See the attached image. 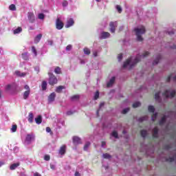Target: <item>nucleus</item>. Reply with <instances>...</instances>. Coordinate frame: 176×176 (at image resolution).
I'll use <instances>...</instances> for the list:
<instances>
[{
  "label": "nucleus",
  "instance_id": "obj_1",
  "mask_svg": "<svg viewBox=\"0 0 176 176\" xmlns=\"http://www.w3.org/2000/svg\"><path fill=\"white\" fill-rule=\"evenodd\" d=\"M134 32H135V35L137 36V41L139 42H142L144 41V38H142V35H144V34L146 32L145 27L142 26L141 28H136L134 29Z\"/></svg>",
  "mask_w": 176,
  "mask_h": 176
},
{
  "label": "nucleus",
  "instance_id": "obj_2",
  "mask_svg": "<svg viewBox=\"0 0 176 176\" xmlns=\"http://www.w3.org/2000/svg\"><path fill=\"white\" fill-rule=\"evenodd\" d=\"M147 56H149V52H145L142 55H138L134 61L131 63L129 69H133V67H134L138 63L141 61V58H144V57H146Z\"/></svg>",
  "mask_w": 176,
  "mask_h": 176
},
{
  "label": "nucleus",
  "instance_id": "obj_3",
  "mask_svg": "<svg viewBox=\"0 0 176 176\" xmlns=\"http://www.w3.org/2000/svg\"><path fill=\"white\" fill-rule=\"evenodd\" d=\"M48 76H49V85H50V86H54V85H57V82H58V80H57V77H56V76H54V74H53V73H48Z\"/></svg>",
  "mask_w": 176,
  "mask_h": 176
},
{
  "label": "nucleus",
  "instance_id": "obj_4",
  "mask_svg": "<svg viewBox=\"0 0 176 176\" xmlns=\"http://www.w3.org/2000/svg\"><path fill=\"white\" fill-rule=\"evenodd\" d=\"M24 89L26 90L23 93V100H27L28 97H30V94H31V88H30V86L25 85Z\"/></svg>",
  "mask_w": 176,
  "mask_h": 176
},
{
  "label": "nucleus",
  "instance_id": "obj_5",
  "mask_svg": "<svg viewBox=\"0 0 176 176\" xmlns=\"http://www.w3.org/2000/svg\"><path fill=\"white\" fill-rule=\"evenodd\" d=\"M170 93V91L168 90H166L163 94L162 95L166 97V98H174V97H175V94H176V92L175 91H172L170 94V95L168 94Z\"/></svg>",
  "mask_w": 176,
  "mask_h": 176
},
{
  "label": "nucleus",
  "instance_id": "obj_6",
  "mask_svg": "<svg viewBox=\"0 0 176 176\" xmlns=\"http://www.w3.org/2000/svg\"><path fill=\"white\" fill-rule=\"evenodd\" d=\"M56 30H63L64 28V23L60 18H57L56 20Z\"/></svg>",
  "mask_w": 176,
  "mask_h": 176
},
{
  "label": "nucleus",
  "instance_id": "obj_7",
  "mask_svg": "<svg viewBox=\"0 0 176 176\" xmlns=\"http://www.w3.org/2000/svg\"><path fill=\"white\" fill-rule=\"evenodd\" d=\"M109 27H110V32H111V34H115V31H116V28L118 27V22L117 21L110 22Z\"/></svg>",
  "mask_w": 176,
  "mask_h": 176
},
{
  "label": "nucleus",
  "instance_id": "obj_8",
  "mask_svg": "<svg viewBox=\"0 0 176 176\" xmlns=\"http://www.w3.org/2000/svg\"><path fill=\"white\" fill-rule=\"evenodd\" d=\"M74 24H75V21H74V19L70 18L67 22L65 28H69V27H72V25H74Z\"/></svg>",
  "mask_w": 176,
  "mask_h": 176
},
{
  "label": "nucleus",
  "instance_id": "obj_9",
  "mask_svg": "<svg viewBox=\"0 0 176 176\" xmlns=\"http://www.w3.org/2000/svg\"><path fill=\"white\" fill-rule=\"evenodd\" d=\"M73 143L74 145H79V144H82V140L78 136H74L73 137Z\"/></svg>",
  "mask_w": 176,
  "mask_h": 176
},
{
  "label": "nucleus",
  "instance_id": "obj_10",
  "mask_svg": "<svg viewBox=\"0 0 176 176\" xmlns=\"http://www.w3.org/2000/svg\"><path fill=\"white\" fill-rule=\"evenodd\" d=\"M65 152H67V146L63 145L59 149V153L63 156V155H65Z\"/></svg>",
  "mask_w": 176,
  "mask_h": 176
},
{
  "label": "nucleus",
  "instance_id": "obj_11",
  "mask_svg": "<svg viewBox=\"0 0 176 176\" xmlns=\"http://www.w3.org/2000/svg\"><path fill=\"white\" fill-rule=\"evenodd\" d=\"M56 100V93L52 92L49 96H48V102H53Z\"/></svg>",
  "mask_w": 176,
  "mask_h": 176
},
{
  "label": "nucleus",
  "instance_id": "obj_12",
  "mask_svg": "<svg viewBox=\"0 0 176 176\" xmlns=\"http://www.w3.org/2000/svg\"><path fill=\"white\" fill-rule=\"evenodd\" d=\"M28 20L30 23H34L35 21V15L32 12L28 13Z\"/></svg>",
  "mask_w": 176,
  "mask_h": 176
},
{
  "label": "nucleus",
  "instance_id": "obj_13",
  "mask_svg": "<svg viewBox=\"0 0 176 176\" xmlns=\"http://www.w3.org/2000/svg\"><path fill=\"white\" fill-rule=\"evenodd\" d=\"M109 36H111V34H109V32H103L101 34V39H107V38H109Z\"/></svg>",
  "mask_w": 176,
  "mask_h": 176
},
{
  "label": "nucleus",
  "instance_id": "obj_14",
  "mask_svg": "<svg viewBox=\"0 0 176 176\" xmlns=\"http://www.w3.org/2000/svg\"><path fill=\"white\" fill-rule=\"evenodd\" d=\"M160 60H162V55L158 54L156 58L154 60L153 65H157V64H159V61H160Z\"/></svg>",
  "mask_w": 176,
  "mask_h": 176
},
{
  "label": "nucleus",
  "instance_id": "obj_15",
  "mask_svg": "<svg viewBox=\"0 0 176 176\" xmlns=\"http://www.w3.org/2000/svg\"><path fill=\"white\" fill-rule=\"evenodd\" d=\"M159 133V129H157V126H155L153 129V138H157L158 135L157 134Z\"/></svg>",
  "mask_w": 176,
  "mask_h": 176
},
{
  "label": "nucleus",
  "instance_id": "obj_16",
  "mask_svg": "<svg viewBox=\"0 0 176 176\" xmlns=\"http://www.w3.org/2000/svg\"><path fill=\"white\" fill-rule=\"evenodd\" d=\"M41 39H42V34H38L34 38V43H36V44L39 43V42L41 41Z\"/></svg>",
  "mask_w": 176,
  "mask_h": 176
},
{
  "label": "nucleus",
  "instance_id": "obj_17",
  "mask_svg": "<svg viewBox=\"0 0 176 176\" xmlns=\"http://www.w3.org/2000/svg\"><path fill=\"white\" fill-rule=\"evenodd\" d=\"M34 140V135L28 134L26 136L25 141L27 142H31Z\"/></svg>",
  "mask_w": 176,
  "mask_h": 176
},
{
  "label": "nucleus",
  "instance_id": "obj_18",
  "mask_svg": "<svg viewBox=\"0 0 176 176\" xmlns=\"http://www.w3.org/2000/svg\"><path fill=\"white\" fill-rule=\"evenodd\" d=\"M19 166H20V164L19 162L12 164L10 166V170H16V168H17V167H19Z\"/></svg>",
  "mask_w": 176,
  "mask_h": 176
},
{
  "label": "nucleus",
  "instance_id": "obj_19",
  "mask_svg": "<svg viewBox=\"0 0 176 176\" xmlns=\"http://www.w3.org/2000/svg\"><path fill=\"white\" fill-rule=\"evenodd\" d=\"M115 79H116L115 77H112L110 79L109 82L107 83V87H111V86H112V85H113V83H115Z\"/></svg>",
  "mask_w": 176,
  "mask_h": 176
},
{
  "label": "nucleus",
  "instance_id": "obj_20",
  "mask_svg": "<svg viewBox=\"0 0 176 176\" xmlns=\"http://www.w3.org/2000/svg\"><path fill=\"white\" fill-rule=\"evenodd\" d=\"M130 63H131V58H128L123 65V68H126L128 65H130Z\"/></svg>",
  "mask_w": 176,
  "mask_h": 176
},
{
  "label": "nucleus",
  "instance_id": "obj_21",
  "mask_svg": "<svg viewBox=\"0 0 176 176\" xmlns=\"http://www.w3.org/2000/svg\"><path fill=\"white\" fill-rule=\"evenodd\" d=\"M35 122L36 124H41V123H42V116H38V117L35 118Z\"/></svg>",
  "mask_w": 176,
  "mask_h": 176
},
{
  "label": "nucleus",
  "instance_id": "obj_22",
  "mask_svg": "<svg viewBox=\"0 0 176 176\" xmlns=\"http://www.w3.org/2000/svg\"><path fill=\"white\" fill-rule=\"evenodd\" d=\"M15 75H16V76L23 78V77L27 75V74L26 73H21L20 71H16Z\"/></svg>",
  "mask_w": 176,
  "mask_h": 176
},
{
  "label": "nucleus",
  "instance_id": "obj_23",
  "mask_svg": "<svg viewBox=\"0 0 176 176\" xmlns=\"http://www.w3.org/2000/svg\"><path fill=\"white\" fill-rule=\"evenodd\" d=\"M166 123V116H164L159 122L160 126H163Z\"/></svg>",
  "mask_w": 176,
  "mask_h": 176
},
{
  "label": "nucleus",
  "instance_id": "obj_24",
  "mask_svg": "<svg viewBox=\"0 0 176 176\" xmlns=\"http://www.w3.org/2000/svg\"><path fill=\"white\" fill-rule=\"evenodd\" d=\"M28 122L29 123H32V122H34V113H29Z\"/></svg>",
  "mask_w": 176,
  "mask_h": 176
},
{
  "label": "nucleus",
  "instance_id": "obj_25",
  "mask_svg": "<svg viewBox=\"0 0 176 176\" xmlns=\"http://www.w3.org/2000/svg\"><path fill=\"white\" fill-rule=\"evenodd\" d=\"M65 89V87L63 85H60L56 87V93H61L62 90Z\"/></svg>",
  "mask_w": 176,
  "mask_h": 176
},
{
  "label": "nucleus",
  "instance_id": "obj_26",
  "mask_svg": "<svg viewBox=\"0 0 176 176\" xmlns=\"http://www.w3.org/2000/svg\"><path fill=\"white\" fill-rule=\"evenodd\" d=\"M23 31V28L21 27H18L16 29H15L13 32L16 35V34H20Z\"/></svg>",
  "mask_w": 176,
  "mask_h": 176
},
{
  "label": "nucleus",
  "instance_id": "obj_27",
  "mask_svg": "<svg viewBox=\"0 0 176 176\" xmlns=\"http://www.w3.org/2000/svg\"><path fill=\"white\" fill-rule=\"evenodd\" d=\"M42 90L45 91L47 89V82L46 81H43L41 85Z\"/></svg>",
  "mask_w": 176,
  "mask_h": 176
},
{
  "label": "nucleus",
  "instance_id": "obj_28",
  "mask_svg": "<svg viewBox=\"0 0 176 176\" xmlns=\"http://www.w3.org/2000/svg\"><path fill=\"white\" fill-rule=\"evenodd\" d=\"M148 134V132L146 130H142L140 131V135L143 138H145L146 137V135Z\"/></svg>",
  "mask_w": 176,
  "mask_h": 176
},
{
  "label": "nucleus",
  "instance_id": "obj_29",
  "mask_svg": "<svg viewBox=\"0 0 176 176\" xmlns=\"http://www.w3.org/2000/svg\"><path fill=\"white\" fill-rule=\"evenodd\" d=\"M54 72L57 75H60V74H61V68H60V67H56L54 69Z\"/></svg>",
  "mask_w": 176,
  "mask_h": 176
},
{
  "label": "nucleus",
  "instance_id": "obj_30",
  "mask_svg": "<svg viewBox=\"0 0 176 176\" xmlns=\"http://www.w3.org/2000/svg\"><path fill=\"white\" fill-rule=\"evenodd\" d=\"M155 100L156 101H160V92H157L155 94Z\"/></svg>",
  "mask_w": 176,
  "mask_h": 176
},
{
  "label": "nucleus",
  "instance_id": "obj_31",
  "mask_svg": "<svg viewBox=\"0 0 176 176\" xmlns=\"http://www.w3.org/2000/svg\"><path fill=\"white\" fill-rule=\"evenodd\" d=\"M148 112H151V113H153L155 112V107L153 106H148Z\"/></svg>",
  "mask_w": 176,
  "mask_h": 176
},
{
  "label": "nucleus",
  "instance_id": "obj_32",
  "mask_svg": "<svg viewBox=\"0 0 176 176\" xmlns=\"http://www.w3.org/2000/svg\"><path fill=\"white\" fill-rule=\"evenodd\" d=\"M144 120H148V116L141 117L140 118L138 119V122H142Z\"/></svg>",
  "mask_w": 176,
  "mask_h": 176
},
{
  "label": "nucleus",
  "instance_id": "obj_33",
  "mask_svg": "<svg viewBox=\"0 0 176 176\" xmlns=\"http://www.w3.org/2000/svg\"><path fill=\"white\" fill-rule=\"evenodd\" d=\"M141 106V102H136L133 104V108H138V107Z\"/></svg>",
  "mask_w": 176,
  "mask_h": 176
},
{
  "label": "nucleus",
  "instance_id": "obj_34",
  "mask_svg": "<svg viewBox=\"0 0 176 176\" xmlns=\"http://www.w3.org/2000/svg\"><path fill=\"white\" fill-rule=\"evenodd\" d=\"M9 9H10V10H12V11L14 12V10H16V5H14V4H11V5L9 6Z\"/></svg>",
  "mask_w": 176,
  "mask_h": 176
},
{
  "label": "nucleus",
  "instance_id": "obj_35",
  "mask_svg": "<svg viewBox=\"0 0 176 176\" xmlns=\"http://www.w3.org/2000/svg\"><path fill=\"white\" fill-rule=\"evenodd\" d=\"M12 133H16L17 131V125L14 124L11 129Z\"/></svg>",
  "mask_w": 176,
  "mask_h": 176
},
{
  "label": "nucleus",
  "instance_id": "obj_36",
  "mask_svg": "<svg viewBox=\"0 0 176 176\" xmlns=\"http://www.w3.org/2000/svg\"><path fill=\"white\" fill-rule=\"evenodd\" d=\"M72 101H75V100H79V96L78 95H74L71 97Z\"/></svg>",
  "mask_w": 176,
  "mask_h": 176
},
{
  "label": "nucleus",
  "instance_id": "obj_37",
  "mask_svg": "<svg viewBox=\"0 0 176 176\" xmlns=\"http://www.w3.org/2000/svg\"><path fill=\"white\" fill-rule=\"evenodd\" d=\"M157 118V113H153L151 117L153 122H155Z\"/></svg>",
  "mask_w": 176,
  "mask_h": 176
},
{
  "label": "nucleus",
  "instance_id": "obj_38",
  "mask_svg": "<svg viewBox=\"0 0 176 176\" xmlns=\"http://www.w3.org/2000/svg\"><path fill=\"white\" fill-rule=\"evenodd\" d=\"M32 53H34V56L38 55V52H36V48H35L34 46L32 47Z\"/></svg>",
  "mask_w": 176,
  "mask_h": 176
},
{
  "label": "nucleus",
  "instance_id": "obj_39",
  "mask_svg": "<svg viewBox=\"0 0 176 176\" xmlns=\"http://www.w3.org/2000/svg\"><path fill=\"white\" fill-rule=\"evenodd\" d=\"M99 97H100V92L97 91L94 95V100H98Z\"/></svg>",
  "mask_w": 176,
  "mask_h": 176
},
{
  "label": "nucleus",
  "instance_id": "obj_40",
  "mask_svg": "<svg viewBox=\"0 0 176 176\" xmlns=\"http://www.w3.org/2000/svg\"><path fill=\"white\" fill-rule=\"evenodd\" d=\"M22 58L23 60H28V53L22 54Z\"/></svg>",
  "mask_w": 176,
  "mask_h": 176
},
{
  "label": "nucleus",
  "instance_id": "obj_41",
  "mask_svg": "<svg viewBox=\"0 0 176 176\" xmlns=\"http://www.w3.org/2000/svg\"><path fill=\"white\" fill-rule=\"evenodd\" d=\"M104 159H111V155L108 154V153H104L102 155Z\"/></svg>",
  "mask_w": 176,
  "mask_h": 176
},
{
  "label": "nucleus",
  "instance_id": "obj_42",
  "mask_svg": "<svg viewBox=\"0 0 176 176\" xmlns=\"http://www.w3.org/2000/svg\"><path fill=\"white\" fill-rule=\"evenodd\" d=\"M84 53H85V54L89 55V54H90L91 52L89 50V48L85 47V48H84Z\"/></svg>",
  "mask_w": 176,
  "mask_h": 176
},
{
  "label": "nucleus",
  "instance_id": "obj_43",
  "mask_svg": "<svg viewBox=\"0 0 176 176\" xmlns=\"http://www.w3.org/2000/svg\"><path fill=\"white\" fill-rule=\"evenodd\" d=\"M90 146V142H87L84 146V151H87V148Z\"/></svg>",
  "mask_w": 176,
  "mask_h": 176
},
{
  "label": "nucleus",
  "instance_id": "obj_44",
  "mask_svg": "<svg viewBox=\"0 0 176 176\" xmlns=\"http://www.w3.org/2000/svg\"><path fill=\"white\" fill-rule=\"evenodd\" d=\"M62 6H63V8L68 6V1L67 0H64L62 3Z\"/></svg>",
  "mask_w": 176,
  "mask_h": 176
},
{
  "label": "nucleus",
  "instance_id": "obj_45",
  "mask_svg": "<svg viewBox=\"0 0 176 176\" xmlns=\"http://www.w3.org/2000/svg\"><path fill=\"white\" fill-rule=\"evenodd\" d=\"M116 10H118V13H122V7H120V6L117 5L116 6Z\"/></svg>",
  "mask_w": 176,
  "mask_h": 176
},
{
  "label": "nucleus",
  "instance_id": "obj_46",
  "mask_svg": "<svg viewBox=\"0 0 176 176\" xmlns=\"http://www.w3.org/2000/svg\"><path fill=\"white\" fill-rule=\"evenodd\" d=\"M174 160H175L174 157H171L166 160V162H169L170 163H172V162H174Z\"/></svg>",
  "mask_w": 176,
  "mask_h": 176
},
{
  "label": "nucleus",
  "instance_id": "obj_47",
  "mask_svg": "<svg viewBox=\"0 0 176 176\" xmlns=\"http://www.w3.org/2000/svg\"><path fill=\"white\" fill-rule=\"evenodd\" d=\"M44 160H45L46 162H49V160H50V155H45L44 156Z\"/></svg>",
  "mask_w": 176,
  "mask_h": 176
},
{
  "label": "nucleus",
  "instance_id": "obj_48",
  "mask_svg": "<svg viewBox=\"0 0 176 176\" xmlns=\"http://www.w3.org/2000/svg\"><path fill=\"white\" fill-rule=\"evenodd\" d=\"M112 136L114 137L115 138H118V132H116V131H113Z\"/></svg>",
  "mask_w": 176,
  "mask_h": 176
},
{
  "label": "nucleus",
  "instance_id": "obj_49",
  "mask_svg": "<svg viewBox=\"0 0 176 176\" xmlns=\"http://www.w3.org/2000/svg\"><path fill=\"white\" fill-rule=\"evenodd\" d=\"M38 19L40 20H43V19H45V14H43V13L38 14Z\"/></svg>",
  "mask_w": 176,
  "mask_h": 176
},
{
  "label": "nucleus",
  "instance_id": "obj_50",
  "mask_svg": "<svg viewBox=\"0 0 176 176\" xmlns=\"http://www.w3.org/2000/svg\"><path fill=\"white\" fill-rule=\"evenodd\" d=\"M129 111H130V108L124 109L122 110V113H123L124 115H125V113H127V112H129Z\"/></svg>",
  "mask_w": 176,
  "mask_h": 176
},
{
  "label": "nucleus",
  "instance_id": "obj_51",
  "mask_svg": "<svg viewBox=\"0 0 176 176\" xmlns=\"http://www.w3.org/2000/svg\"><path fill=\"white\" fill-rule=\"evenodd\" d=\"M118 61H121L122 58H123V55L122 54H118Z\"/></svg>",
  "mask_w": 176,
  "mask_h": 176
},
{
  "label": "nucleus",
  "instance_id": "obj_52",
  "mask_svg": "<svg viewBox=\"0 0 176 176\" xmlns=\"http://www.w3.org/2000/svg\"><path fill=\"white\" fill-rule=\"evenodd\" d=\"M71 49H72V45H69L66 47V50H67L68 52H69V50H71Z\"/></svg>",
  "mask_w": 176,
  "mask_h": 176
},
{
  "label": "nucleus",
  "instance_id": "obj_53",
  "mask_svg": "<svg viewBox=\"0 0 176 176\" xmlns=\"http://www.w3.org/2000/svg\"><path fill=\"white\" fill-rule=\"evenodd\" d=\"M10 89H12V85H8L6 87V90L8 91H9Z\"/></svg>",
  "mask_w": 176,
  "mask_h": 176
},
{
  "label": "nucleus",
  "instance_id": "obj_54",
  "mask_svg": "<svg viewBox=\"0 0 176 176\" xmlns=\"http://www.w3.org/2000/svg\"><path fill=\"white\" fill-rule=\"evenodd\" d=\"M66 113L68 116H71V115H74V111H69Z\"/></svg>",
  "mask_w": 176,
  "mask_h": 176
},
{
  "label": "nucleus",
  "instance_id": "obj_55",
  "mask_svg": "<svg viewBox=\"0 0 176 176\" xmlns=\"http://www.w3.org/2000/svg\"><path fill=\"white\" fill-rule=\"evenodd\" d=\"M46 131H47V133H50V131H52V129H50V127H47L46 128Z\"/></svg>",
  "mask_w": 176,
  "mask_h": 176
},
{
  "label": "nucleus",
  "instance_id": "obj_56",
  "mask_svg": "<svg viewBox=\"0 0 176 176\" xmlns=\"http://www.w3.org/2000/svg\"><path fill=\"white\" fill-rule=\"evenodd\" d=\"M74 176H80V173L78 171H76L74 173Z\"/></svg>",
  "mask_w": 176,
  "mask_h": 176
},
{
  "label": "nucleus",
  "instance_id": "obj_57",
  "mask_svg": "<svg viewBox=\"0 0 176 176\" xmlns=\"http://www.w3.org/2000/svg\"><path fill=\"white\" fill-rule=\"evenodd\" d=\"M34 176H42L41 174H39V173L36 172L34 173Z\"/></svg>",
  "mask_w": 176,
  "mask_h": 176
},
{
  "label": "nucleus",
  "instance_id": "obj_58",
  "mask_svg": "<svg viewBox=\"0 0 176 176\" xmlns=\"http://www.w3.org/2000/svg\"><path fill=\"white\" fill-rule=\"evenodd\" d=\"M170 80H171V76H168L166 78V82H170Z\"/></svg>",
  "mask_w": 176,
  "mask_h": 176
},
{
  "label": "nucleus",
  "instance_id": "obj_59",
  "mask_svg": "<svg viewBox=\"0 0 176 176\" xmlns=\"http://www.w3.org/2000/svg\"><path fill=\"white\" fill-rule=\"evenodd\" d=\"M3 165H5V162L0 161V167H2Z\"/></svg>",
  "mask_w": 176,
  "mask_h": 176
},
{
  "label": "nucleus",
  "instance_id": "obj_60",
  "mask_svg": "<svg viewBox=\"0 0 176 176\" xmlns=\"http://www.w3.org/2000/svg\"><path fill=\"white\" fill-rule=\"evenodd\" d=\"M107 145V143L105 142H102V146H105Z\"/></svg>",
  "mask_w": 176,
  "mask_h": 176
},
{
  "label": "nucleus",
  "instance_id": "obj_61",
  "mask_svg": "<svg viewBox=\"0 0 176 176\" xmlns=\"http://www.w3.org/2000/svg\"><path fill=\"white\" fill-rule=\"evenodd\" d=\"M102 107H104V102L100 104V108H101Z\"/></svg>",
  "mask_w": 176,
  "mask_h": 176
},
{
  "label": "nucleus",
  "instance_id": "obj_62",
  "mask_svg": "<svg viewBox=\"0 0 176 176\" xmlns=\"http://www.w3.org/2000/svg\"><path fill=\"white\" fill-rule=\"evenodd\" d=\"M94 57H97V52H94Z\"/></svg>",
  "mask_w": 176,
  "mask_h": 176
},
{
  "label": "nucleus",
  "instance_id": "obj_63",
  "mask_svg": "<svg viewBox=\"0 0 176 176\" xmlns=\"http://www.w3.org/2000/svg\"><path fill=\"white\" fill-rule=\"evenodd\" d=\"M48 43H50V45H53V41H49Z\"/></svg>",
  "mask_w": 176,
  "mask_h": 176
},
{
  "label": "nucleus",
  "instance_id": "obj_64",
  "mask_svg": "<svg viewBox=\"0 0 176 176\" xmlns=\"http://www.w3.org/2000/svg\"><path fill=\"white\" fill-rule=\"evenodd\" d=\"M171 49H176V45H173V47H170Z\"/></svg>",
  "mask_w": 176,
  "mask_h": 176
}]
</instances>
